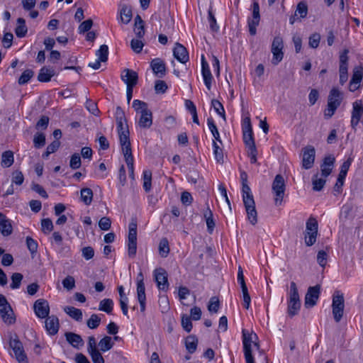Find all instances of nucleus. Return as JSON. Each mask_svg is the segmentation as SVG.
<instances>
[{
    "instance_id": "nucleus-11",
    "label": "nucleus",
    "mask_w": 363,
    "mask_h": 363,
    "mask_svg": "<svg viewBox=\"0 0 363 363\" xmlns=\"http://www.w3.org/2000/svg\"><path fill=\"white\" fill-rule=\"evenodd\" d=\"M0 315L2 320L6 323L11 324L14 322L11 307L6 297L2 294H0Z\"/></svg>"
},
{
    "instance_id": "nucleus-32",
    "label": "nucleus",
    "mask_w": 363,
    "mask_h": 363,
    "mask_svg": "<svg viewBox=\"0 0 363 363\" xmlns=\"http://www.w3.org/2000/svg\"><path fill=\"white\" fill-rule=\"evenodd\" d=\"M65 312L69 315L72 318L77 321L82 320V310L74 308L73 306H66L64 308Z\"/></svg>"
},
{
    "instance_id": "nucleus-6",
    "label": "nucleus",
    "mask_w": 363,
    "mask_h": 363,
    "mask_svg": "<svg viewBox=\"0 0 363 363\" xmlns=\"http://www.w3.org/2000/svg\"><path fill=\"white\" fill-rule=\"evenodd\" d=\"M284 42L283 39L280 36H276L274 38L271 52L272 53V63L274 65H277L284 57Z\"/></svg>"
},
{
    "instance_id": "nucleus-39",
    "label": "nucleus",
    "mask_w": 363,
    "mask_h": 363,
    "mask_svg": "<svg viewBox=\"0 0 363 363\" xmlns=\"http://www.w3.org/2000/svg\"><path fill=\"white\" fill-rule=\"evenodd\" d=\"M207 125H208V128L215 139L214 140L216 142L218 141L220 143H222V141H221V139L220 137V133H219L218 130V128L215 124V122L212 118H208L207 119Z\"/></svg>"
},
{
    "instance_id": "nucleus-25",
    "label": "nucleus",
    "mask_w": 363,
    "mask_h": 363,
    "mask_svg": "<svg viewBox=\"0 0 363 363\" xmlns=\"http://www.w3.org/2000/svg\"><path fill=\"white\" fill-rule=\"evenodd\" d=\"M45 328L50 335H55L59 330V320L55 316H48L45 320Z\"/></svg>"
},
{
    "instance_id": "nucleus-56",
    "label": "nucleus",
    "mask_w": 363,
    "mask_h": 363,
    "mask_svg": "<svg viewBox=\"0 0 363 363\" xmlns=\"http://www.w3.org/2000/svg\"><path fill=\"white\" fill-rule=\"evenodd\" d=\"M242 292V298H243V306L248 309L250 306L251 298L248 292V289L247 285L241 286Z\"/></svg>"
},
{
    "instance_id": "nucleus-61",
    "label": "nucleus",
    "mask_w": 363,
    "mask_h": 363,
    "mask_svg": "<svg viewBox=\"0 0 363 363\" xmlns=\"http://www.w3.org/2000/svg\"><path fill=\"white\" fill-rule=\"evenodd\" d=\"M130 46H131L132 50L135 52L140 53L144 47V43L140 40V38L133 39L130 42Z\"/></svg>"
},
{
    "instance_id": "nucleus-34",
    "label": "nucleus",
    "mask_w": 363,
    "mask_h": 363,
    "mask_svg": "<svg viewBox=\"0 0 363 363\" xmlns=\"http://www.w3.org/2000/svg\"><path fill=\"white\" fill-rule=\"evenodd\" d=\"M28 32V28L26 25V21L23 18L17 19V26L15 29V33L18 38H23Z\"/></svg>"
},
{
    "instance_id": "nucleus-50",
    "label": "nucleus",
    "mask_w": 363,
    "mask_h": 363,
    "mask_svg": "<svg viewBox=\"0 0 363 363\" xmlns=\"http://www.w3.org/2000/svg\"><path fill=\"white\" fill-rule=\"evenodd\" d=\"M23 279V275L21 273H13L11 276V288L13 289H18L21 286V281Z\"/></svg>"
},
{
    "instance_id": "nucleus-59",
    "label": "nucleus",
    "mask_w": 363,
    "mask_h": 363,
    "mask_svg": "<svg viewBox=\"0 0 363 363\" xmlns=\"http://www.w3.org/2000/svg\"><path fill=\"white\" fill-rule=\"evenodd\" d=\"M26 245L31 255H34L37 252L38 245L34 239L30 237H27Z\"/></svg>"
},
{
    "instance_id": "nucleus-2",
    "label": "nucleus",
    "mask_w": 363,
    "mask_h": 363,
    "mask_svg": "<svg viewBox=\"0 0 363 363\" xmlns=\"http://www.w3.org/2000/svg\"><path fill=\"white\" fill-rule=\"evenodd\" d=\"M133 107L140 114L138 125L142 128H149L152 124V114L150 110L147 108L145 102L138 99L133 101Z\"/></svg>"
},
{
    "instance_id": "nucleus-60",
    "label": "nucleus",
    "mask_w": 363,
    "mask_h": 363,
    "mask_svg": "<svg viewBox=\"0 0 363 363\" xmlns=\"http://www.w3.org/2000/svg\"><path fill=\"white\" fill-rule=\"evenodd\" d=\"M34 146L36 148H40L45 144V136L43 133H39L35 135L33 138Z\"/></svg>"
},
{
    "instance_id": "nucleus-8",
    "label": "nucleus",
    "mask_w": 363,
    "mask_h": 363,
    "mask_svg": "<svg viewBox=\"0 0 363 363\" xmlns=\"http://www.w3.org/2000/svg\"><path fill=\"white\" fill-rule=\"evenodd\" d=\"M252 13L251 17L247 18V26L250 34L255 35L257 33V27L259 24L260 13L259 5L257 0H254L252 3Z\"/></svg>"
},
{
    "instance_id": "nucleus-5",
    "label": "nucleus",
    "mask_w": 363,
    "mask_h": 363,
    "mask_svg": "<svg viewBox=\"0 0 363 363\" xmlns=\"http://www.w3.org/2000/svg\"><path fill=\"white\" fill-rule=\"evenodd\" d=\"M285 181L281 174L276 175L272 183V192L274 194V203L276 206L281 204L285 192Z\"/></svg>"
},
{
    "instance_id": "nucleus-41",
    "label": "nucleus",
    "mask_w": 363,
    "mask_h": 363,
    "mask_svg": "<svg viewBox=\"0 0 363 363\" xmlns=\"http://www.w3.org/2000/svg\"><path fill=\"white\" fill-rule=\"evenodd\" d=\"M348 52L347 50H344V51L342 52V82L343 81L347 80V70H348V65H347V60L348 57L347 56V54Z\"/></svg>"
},
{
    "instance_id": "nucleus-23",
    "label": "nucleus",
    "mask_w": 363,
    "mask_h": 363,
    "mask_svg": "<svg viewBox=\"0 0 363 363\" xmlns=\"http://www.w3.org/2000/svg\"><path fill=\"white\" fill-rule=\"evenodd\" d=\"M97 342H89L87 350L94 363H104V359L99 351Z\"/></svg>"
},
{
    "instance_id": "nucleus-3",
    "label": "nucleus",
    "mask_w": 363,
    "mask_h": 363,
    "mask_svg": "<svg viewBox=\"0 0 363 363\" xmlns=\"http://www.w3.org/2000/svg\"><path fill=\"white\" fill-rule=\"evenodd\" d=\"M4 348L8 350L11 356L18 363H29L28 357L25 352L22 342H7Z\"/></svg>"
},
{
    "instance_id": "nucleus-51",
    "label": "nucleus",
    "mask_w": 363,
    "mask_h": 363,
    "mask_svg": "<svg viewBox=\"0 0 363 363\" xmlns=\"http://www.w3.org/2000/svg\"><path fill=\"white\" fill-rule=\"evenodd\" d=\"M325 184V179L318 178V174L315 175L313 178V189L319 191L322 190Z\"/></svg>"
},
{
    "instance_id": "nucleus-31",
    "label": "nucleus",
    "mask_w": 363,
    "mask_h": 363,
    "mask_svg": "<svg viewBox=\"0 0 363 363\" xmlns=\"http://www.w3.org/2000/svg\"><path fill=\"white\" fill-rule=\"evenodd\" d=\"M203 216L206 222L208 232L209 233H212L215 228V222L213 217V213L208 206H207V208L203 213Z\"/></svg>"
},
{
    "instance_id": "nucleus-19",
    "label": "nucleus",
    "mask_w": 363,
    "mask_h": 363,
    "mask_svg": "<svg viewBox=\"0 0 363 363\" xmlns=\"http://www.w3.org/2000/svg\"><path fill=\"white\" fill-rule=\"evenodd\" d=\"M174 57L181 63L185 64L189 60V52L186 48L182 44L177 43L173 49Z\"/></svg>"
},
{
    "instance_id": "nucleus-37",
    "label": "nucleus",
    "mask_w": 363,
    "mask_h": 363,
    "mask_svg": "<svg viewBox=\"0 0 363 363\" xmlns=\"http://www.w3.org/2000/svg\"><path fill=\"white\" fill-rule=\"evenodd\" d=\"M121 20L123 23H128L132 18V10L127 5H123L120 10Z\"/></svg>"
},
{
    "instance_id": "nucleus-21",
    "label": "nucleus",
    "mask_w": 363,
    "mask_h": 363,
    "mask_svg": "<svg viewBox=\"0 0 363 363\" xmlns=\"http://www.w3.org/2000/svg\"><path fill=\"white\" fill-rule=\"evenodd\" d=\"M121 79L127 86H135L138 83V76L136 72L125 69L121 74Z\"/></svg>"
},
{
    "instance_id": "nucleus-44",
    "label": "nucleus",
    "mask_w": 363,
    "mask_h": 363,
    "mask_svg": "<svg viewBox=\"0 0 363 363\" xmlns=\"http://www.w3.org/2000/svg\"><path fill=\"white\" fill-rule=\"evenodd\" d=\"M220 308V301L217 296L210 298L208 304V310L210 313H217Z\"/></svg>"
},
{
    "instance_id": "nucleus-43",
    "label": "nucleus",
    "mask_w": 363,
    "mask_h": 363,
    "mask_svg": "<svg viewBox=\"0 0 363 363\" xmlns=\"http://www.w3.org/2000/svg\"><path fill=\"white\" fill-rule=\"evenodd\" d=\"M81 199L86 205H90L93 199V191L90 188L81 189Z\"/></svg>"
},
{
    "instance_id": "nucleus-35",
    "label": "nucleus",
    "mask_w": 363,
    "mask_h": 363,
    "mask_svg": "<svg viewBox=\"0 0 363 363\" xmlns=\"http://www.w3.org/2000/svg\"><path fill=\"white\" fill-rule=\"evenodd\" d=\"M288 301L301 302L298 288L294 281H291L290 284L289 291L288 293Z\"/></svg>"
},
{
    "instance_id": "nucleus-57",
    "label": "nucleus",
    "mask_w": 363,
    "mask_h": 363,
    "mask_svg": "<svg viewBox=\"0 0 363 363\" xmlns=\"http://www.w3.org/2000/svg\"><path fill=\"white\" fill-rule=\"evenodd\" d=\"M101 323V318L99 317L97 314H92L89 319L87 320V326L90 329L96 328Z\"/></svg>"
},
{
    "instance_id": "nucleus-47",
    "label": "nucleus",
    "mask_w": 363,
    "mask_h": 363,
    "mask_svg": "<svg viewBox=\"0 0 363 363\" xmlns=\"http://www.w3.org/2000/svg\"><path fill=\"white\" fill-rule=\"evenodd\" d=\"M308 14V6L306 2L300 1L295 11V16H299L300 18H305Z\"/></svg>"
},
{
    "instance_id": "nucleus-26",
    "label": "nucleus",
    "mask_w": 363,
    "mask_h": 363,
    "mask_svg": "<svg viewBox=\"0 0 363 363\" xmlns=\"http://www.w3.org/2000/svg\"><path fill=\"white\" fill-rule=\"evenodd\" d=\"M335 157L333 155H328L324 158L323 162L320 166L322 175L325 177H328L332 172Z\"/></svg>"
},
{
    "instance_id": "nucleus-33",
    "label": "nucleus",
    "mask_w": 363,
    "mask_h": 363,
    "mask_svg": "<svg viewBox=\"0 0 363 363\" xmlns=\"http://www.w3.org/2000/svg\"><path fill=\"white\" fill-rule=\"evenodd\" d=\"M134 32L138 38H142L145 35L144 22L139 15L135 18Z\"/></svg>"
},
{
    "instance_id": "nucleus-1",
    "label": "nucleus",
    "mask_w": 363,
    "mask_h": 363,
    "mask_svg": "<svg viewBox=\"0 0 363 363\" xmlns=\"http://www.w3.org/2000/svg\"><path fill=\"white\" fill-rule=\"evenodd\" d=\"M116 121L123 155H132V150L129 138L130 133L124 111L120 106H118L116 110Z\"/></svg>"
},
{
    "instance_id": "nucleus-48",
    "label": "nucleus",
    "mask_w": 363,
    "mask_h": 363,
    "mask_svg": "<svg viewBox=\"0 0 363 363\" xmlns=\"http://www.w3.org/2000/svg\"><path fill=\"white\" fill-rule=\"evenodd\" d=\"M108 48L106 45H102L100 48L96 50V55L98 59L102 62H106L108 60Z\"/></svg>"
},
{
    "instance_id": "nucleus-64",
    "label": "nucleus",
    "mask_w": 363,
    "mask_h": 363,
    "mask_svg": "<svg viewBox=\"0 0 363 363\" xmlns=\"http://www.w3.org/2000/svg\"><path fill=\"white\" fill-rule=\"evenodd\" d=\"M24 181V177L21 171H14L12 174V184L21 185Z\"/></svg>"
},
{
    "instance_id": "nucleus-16",
    "label": "nucleus",
    "mask_w": 363,
    "mask_h": 363,
    "mask_svg": "<svg viewBox=\"0 0 363 363\" xmlns=\"http://www.w3.org/2000/svg\"><path fill=\"white\" fill-rule=\"evenodd\" d=\"M35 315L40 318L48 317L50 313V307L48 302L45 299H38L33 306Z\"/></svg>"
},
{
    "instance_id": "nucleus-27",
    "label": "nucleus",
    "mask_w": 363,
    "mask_h": 363,
    "mask_svg": "<svg viewBox=\"0 0 363 363\" xmlns=\"http://www.w3.org/2000/svg\"><path fill=\"white\" fill-rule=\"evenodd\" d=\"M333 314L336 322L340 320V294L337 291L333 298Z\"/></svg>"
},
{
    "instance_id": "nucleus-45",
    "label": "nucleus",
    "mask_w": 363,
    "mask_h": 363,
    "mask_svg": "<svg viewBox=\"0 0 363 363\" xmlns=\"http://www.w3.org/2000/svg\"><path fill=\"white\" fill-rule=\"evenodd\" d=\"M211 106L219 116H220L223 119H225L224 107L218 100L213 99L211 101Z\"/></svg>"
},
{
    "instance_id": "nucleus-7",
    "label": "nucleus",
    "mask_w": 363,
    "mask_h": 363,
    "mask_svg": "<svg viewBox=\"0 0 363 363\" xmlns=\"http://www.w3.org/2000/svg\"><path fill=\"white\" fill-rule=\"evenodd\" d=\"M318 222L315 218H310L306 222L305 242L307 246L313 245L316 241Z\"/></svg>"
},
{
    "instance_id": "nucleus-18",
    "label": "nucleus",
    "mask_w": 363,
    "mask_h": 363,
    "mask_svg": "<svg viewBox=\"0 0 363 363\" xmlns=\"http://www.w3.org/2000/svg\"><path fill=\"white\" fill-rule=\"evenodd\" d=\"M155 279L160 290L167 291L168 289L167 274L164 269L160 268L155 271Z\"/></svg>"
},
{
    "instance_id": "nucleus-62",
    "label": "nucleus",
    "mask_w": 363,
    "mask_h": 363,
    "mask_svg": "<svg viewBox=\"0 0 363 363\" xmlns=\"http://www.w3.org/2000/svg\"><path fill=\"white\" fill-rule=\"evenodd\" d=\"M168 86L163 80H157L155 84V91L157 94H164L166 92Z\"/></svg>"
},
{
    "instance_id": "nucleus-30",
    "label": "nucleus",
    "mask_w": 363,
    "mask_h": 363,
    "mask_svg": "<svg viewBox=\"0 0 363 363\" xmlns=\"http://www.w3.org/2000/svg\"><path fill=\"white\" fill-rule=\"evenodd\" d=\"M0 232L4 237L9 236L13 233L11 221L6 216L0 221Z\"/></svg>"
},
{
    "instance_id": "nucleus-58",
    "label": "nucleus",
    "mask_w": 363,
    "mask_h": 363,
    "mask_svg": "<svg viewBox=\"0 0 363 363\" xmlns=\"http://www.w3.org/2000/svg\"><path fill=\"white\" fill-rule=\"evenodd\" d=\"M42 231L45 233H50L53 229V223L50 218H44L41 220Z\"/></svg>"
},
{
    "instance_id": "nucleus-24",
    "label": "nucleus",
    "mask_w": 363,
    "mask_h": 363,
    "mask_svg": "<svg viewBox=\"0 0 363 363\" xmlns=\"http://www.w3.org/2000/svg\"><path fill=\"white\" fill-rule=\"evenodd\" d=\"M245 210L247 215V218L252 225H255L257 222V213L255 209V201L248 200L244 203Z\"/></svg>"
},
{
    "instance_id": "nucleus-28",
    "label": "nucleus",
    "mask_w": 363,
    "mask_h": 363,
    "mask_svg": "<svg viewBox=\"0 0 363 363\" xmlns=\"http://www.w3.org/2000/svg\"><path fill=\"white\" fill-rule=\"evenodd\" d=\"M55 75V70L52 68L43 67L40 69L38 76V81L41 82H50L51 78Z\"/></svg>"
},
{
    "instance_id": "nucleus-53",
    "label": "nucleus",
    "mask_w": 363,
    "mask_h": 363,
    "mask_svg": "<svg viewBox=\"0 0 363 363\" xmlns=\"http://www.w3.org/2000/svg\"><path fill=\"white\" fill-rule=\"evenodd\" d=\"M242 340H257V335L252 329H242Z\"/></svg>"
},
{
    "instance_id": "nucleus-17",
    "label": "nucleus",
    "mask_w": 363,
    "mask_h": 363,
    "mask_svg": "<svg viewBox=\"0 0 363 363\" xmlns=\"http://www.w3.org/2000/svg\"><path fill=\"white\" fill-rule=\"evenodd\" d=\"M201 74L203 79V82L208 91L211 89V84L213 81V76L211 74L209 65L206 61L205 56L201 55Z\"/></svg>"
},
{
    "instance_id": "nucleus-54",
    "label": "nucleus",
    "mask_w": 363,
    "mask_h": 363,
    "mask_svg": "<svg viewBox=\"0 0 363 363\" xmlns=\"http://www.w3.org/2000/svg\"><path fill=\"white\" fill-rule=\"evenodd\" d=\"M81 157L78 153H74L71 156L69 161V167L72 169H79L81 167Z\"/></svg>"
},
{
    "instance_id": "nucleus-15",
    "label": "nucleus",
    "mask_w": 363,
    "mask_h": 363,
    "mask_svg": "<svg viewBox=\"0 0 363 363\" xmlns=\"http://www.w3.org/2000/svg\"><path fill=\"white\" fill-rule=\"evenodd\" d=\"M243 141L246 147L255 145L250 119L247 118L242 125Z\"/></svg>"
},
{
    "instance_id": "nucleus-55",
    "label": "nucleus",
    "mask_w": 363,
    "mask_h": 363,
    "mask_svg": "<svg viewBox=\"0 0 363 363\" xmlns=\"http://www.w3.org/2000/svg\"><path fill=\"white\" fill-rule=\"evenodd\" d=\"M213 155L215 156V159L218 162H221L223 160V150L218 145L217 142L215 140L213 141Z\"/></svg>"
},
{
    "instance_id": "nucleus-42",
    "label": "nucleus",
    "mask_w": 363,
    "mask_h": 363,
    "mask_svg": "<svg viewBox=\"0 0 363 363\" xmlns=\"http://www.w3.org/2000/svg\"><path fill=\"white\" fill-rule=\"evenodd\" d=\"M113 307V302L110 298H105L100 301L99 310L106 312L108 314L111 313Z\"/></svg>"
},
{
    "instance_id": "nucleus-13",
    "label": "nucleus",
    "mask_w": 363,
    "mask_h": 363,
    "mask_svg": "<svg viewBox=\"0 0 363 363\" xmlns=\"http://www.w3.org/2000/svg\"><path fill=\"white\" fill-rule=\"evenodd\" d=\"M339 95L340 92L338 89L334 88L331 90L328 96V107L325 110V117L330 118L334 114L335 111L339 104L337 99Z\"/></svg>"
},
{
    "instance_id": "nucleus-52",
    "label": "nucleus",
    "mask_w": 363,
    "mask_h": 363,
    "mask_svg": "<svg viewBox=\"0 0 363 363\" xmlns=\"http://www.w3.org/2000/svg\"><path fill=\"white\" fill-rule=\"evenodd\" d=\"M242 199L243 203L247 202L248 200L254 201L253 196L251 193V190L247 184H242Z\"/></svg>"
},
{
    "instance_id": "nucleus-20",
    "label": "nucleus",
    "mask_w": 363,
    "mask_h": 363,
    "mask_svg": "<svg viewBox=\"0 0 363 363\" xmlns=\"http://www.w3.org/2000/svg\"><path fill=\"white\" fill-rule=\"evenodd\" d=\"M153 73L158 77H163L166 74V65L160 58H155L150 62Z\"/></svg>"
},
{
    "instance_id": "nucleus-9",
    "label": "nucleus",
    "mask_w": 363,
    "mask_h": 363,
    "mask_svg": "<svg viewBox=\"0 0 363 363\" xmlns=\"http://www.w3.org/2000/svg\"><path fill=\"white\" fill-rule=\"evenodd\" d=\"M137 252V224L130 223L128 237V254L130 257H134Z\"/></svg>"
},
{
    "instance_id": "nucleus-36",
    "label": "nucleus",
    "mask_w": 363,
    "mask_h": 363,
    "mask_svg": "<svg viewBox=\"0 0 363 363\" xmlns=\"http://www.w3.org/2000/svg\"><path fill=\"white\" fill-rule=\"evenodd\" d=\"M14 162L13 153L11 150L5 151L1 155V164L3 167H11Z\"/></svg>"
},
{
    "instance_id": "nucleus-46",
    "label": "nucleus",
    "mask_w": 363,
    "mask_h": 363,
    "mask_svg": "<svg viewBox=\"0 0 363 363\" xmlns=\"http://www.w3.org/2000/svg\"><path fill=\"white\" fill-rule=\"evenodd\" d=\"M301 308V302L288 301L287 312L290 317H293L298 314Z\"/></svg>"
},
{
    "instance_id": "nucleus-14",
    "label": "nucleus",
    "mask_w": 363,
    "mask_h": 363,
    "mask_svg": "<svg viewBox=\"0 0 363 363\" xmlns=\"http://www.w3.org/2000/svg\"><path fill=\"white\" fill-rule=\"evenodd\" d=\"M362 77L363 67L361 65L355 66L353 69L352 77L349 84V89L350 91H354L359 89Z\"/></svg>"
},
{
    "instance_id": "nucleus-40",
    "label": "nucleus",
    "mask_w": 363,
    "mask_h": 363,
    "mask_svg": "<svg viewBox=\"0 0 363 363\" xmlns=\"http://www.w3.org/2000/svg\"><path fill=\"white\" fill-rule=\"evenodd\" d=\"M159 254L162 257H167L169 253V246L168 240L165 238H162L159 243Z\"/></svg>"
},
{
    "instance_id": "nucleus-29",
    "label": "nucleus",
    "mask_w": 363,
    "mask_h": 363,
    "mask_svg": "<svg viewBox=\"0 0 363 363\" xmlns=\"http://www.w3.org/2000/svg\"><path fill=\"white\" fill-rule=\"evenodd\" d=\"M362 113H363V107H362V104L357 101H354L353 103V110H352V113L351 123L352 125L353 124L357 125L359 123Z\"/></svg>"
},
{
    "instance_id": "nucleus-12",
    "label": "nucleus",
    "mask_w": 363,
    "mask_h": 363,
    "mask_svg": "<svg viewBox=\"0 0 363 363\" xmlns=\"http://www.w3.org/2000/svg\"><path fill=\"white\" fill-rule=\"evenodd\" d=\"M320 287L318 285L310 286L305 296L304 306L306 308H312L316 305L320 296Z\"/></svg>"
},
{
    "instance_id": "nucleus-4",
    "label": "nucleus",
    "mask_w": 363,
    "mask_h": 363,
    "mask_svg": "<svg viewBox=\"0 0 363 363\" xmlns=\"http://www.w3.org/2000/svg\"><path fill=\"white\" fill-rule=\"evenodd\" d=\"M244 355L246 363H255L253 353L258 352L264 361L267 360L264 350L260 348L259 342H243Z\"/></svg>"
},
{
    "instance_id": "nucleus-10",
    "label": "nucleus",
    "mask_w": 363,
    "mask_h": 363,
    "mask_svg": "<svg viewBox=\"0 0 363 363\" xmlns=\"http://www.w3.org/2000/svg\"><path fill=\"white\" fill-rule=\"evenodd\" d=\"M136 281L138 301L140 303V311L144 312L145 311L146 296L144 277L142 272L138 274Z\"/></svg>"
},
{
    "instance_id": "nucleus-22",
    "label": "nucleus",
    "mask_w": 363,
    "mask_h": 363,
    "mask_svg": "<svg viewBox=\"0 0 363 363\" xmlns=\"http://www.w3.org/2000/svg\"><path fill=\"white\" fill-rule=\"evenodd\" d=\"M315 149L313 147H306L303 154L302 164L303 167L308 169L312 167L315 160Z\"/></svg>"
},
{
    "instance_id": "nucleus-63",
    "label": "nucleus",
    "mask_w": 363,
    "mask_h": 363,
    "mask_svg": "<svg viewBox=\"0 0 363 363\" xmlns=\"http://www.w3.org/2000/svg\"><path fill=\"white\" fill-rule=\"evenodd\" d=\"M93 25V21L91 19H87L83 21L79 26L78 30L79 33H84L86 32L89 31Z\"/></svg>"
},
{
    "instance_id": "nucleus-49",
    "label": "nucleus",
    "mask_w": 363,
    "mask_h": 363,
    "mask_svg": "<svg viewBox=\"0 0 363 363\" xmlns=\"http://www.w3.org/2000/svg\"><path fill=\"white\" fill-rule=\"evenodd\" d=\"M34 72L31 69L25 70L18 78V82L20 85L26 84L33 77Z\"/></svg>"
},
{
    "instance_id": "nucleus-38",
    "label": "nucleus",
    "mask_w": 363,
    "mask_h": 363,
    "mask_svg": "<svg viewBox=\"0 0 363 363\" xmlns=\"http://www.w3.org/2000/svg\"><path fill=\"white\" fill-rule=\"evenodd\" d=\"M143 189L146 192H149L152 187V172L149 169L143 171Z\"/></svg>"
}]
</instances>
